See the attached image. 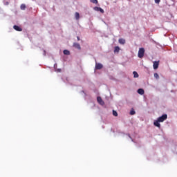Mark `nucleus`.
Returning <instances> with one entry per match:
<instances>
[{
    "label": "nucleus",
    "mask_w": 177,
    "mask_h": 177,
    "mask_svg": "<svg viewBox=\"0 0 177 177\" xmlns=\"http://www.w3.org/2000/svg\"><path fill=\"white\" fill-rule=\"evenodd\" d=\"M103 68V65L100 63L95 64V70H102Z\"/></svg>",
    "instance_id": "nucleus-4"
},
{
    "label": "nucleus",
    "mask_w": 177,
    "mask_h": 177,
    "mask_svg": "<svg viewBox=\"0 0 177 177\" xmlns=\"http://www.w3.org/2000/svg\"><path fill=\"white\" fill-rule=\"evenodd\" d=\"M90 1L91 2V3L97 4V3H98L97 0H90Z\"/></svg>",
    "instance_id": "nucleus-20"
},
{
    "label": "nucleus",
    "mask_w": 177,
    "mask_h": 177,
    "mask_svg": "<svg viewBox=\"0 0 177 177\" xmlns=\"http://www.w3.org/2000/svg\"><path fill=\"white\" fill-rule=\"evenodd\" d=\"M118 52H120V47L119 46H115V49H114V53H118Z\"/></svg>",
    "instance_id": "nucleus-14"
},
{
    "label": "nucleus",
    "mask_w": 177,
    "mask_h": 177,
    "mask_svg": "<svg viewBox=\"0 0 177 177\" xmlns=\"http://www.w3.org/2000/svg\"><path fill=\"white\" fill-rule=\"evenodd\" d=\"M158 66H160V61L153 62V67L154 70H157V68H158Z\"/></svg>",
    "instance_id": "nucleus-3"
},
{
    "label": "nucleus",
    "mask_w": 177,
    "mask_h": 177,
    "mask_svg": "<svg viewBox=\"0 0 177 177\" xmlns=\"http://www.w3.org/2000/svg\"><path fill=\"white\" fill-rule=\"evenodd\" d=\"M136 112H135V111L133 109H131L130 111V114L131 115H135Z\"/></svg>",
    "instance_id": "nucleus-17"
},
{
    "label": "nucleus",
    "mask_w": 177,
    "mask_h": 177,
    "mask_svg": "<svg viewBox=\"0 0 177 177\" xmlns=\"http://www.w3.org/2000/svg\"><path fill=\"white\" fill-rule=\"evenodd\" d=\"M77 41H80V37H77Z\"/></svg>",
    "instance_id": "nucleus-22"
},
{
    "label": "nucleus",
    "mask_w": 177,
    "mask_h": 177,
    "mask_svg": "<svg viewBox=\"0 0 177 177\" xmlns=\"http://www.w3.org/2000/svg\"><path fill=\"white\" fill-rule=\"evenodd\" d=\"M154 77L156 78V80H158V78H160V75H158V73H154Z\"/></svg>",
    "instance_id": "nucleus-19"
},
{
    "label": "nucleus",
    "mask_w": 177,
    "mask_h": 177,
    "mask_svg": "<svg viewBox=\"0 0 177 177\" xmlns=\"http://www.w3.org/2000/svg\"><path fill=\"white\" fill-rule=\"evenodd\" d=\"M73 48H75V49H78L79 50H81V45H80L79 43H73Z\"/></svg>",
    "instance_id": "nucleus-7"
},
{
    "label": "nucleus",
    "mask_w": 177,
    "mask_h": 177,
    "mask_svg": "<svg viewBox=\"0 0 177 177\" xmlns=\"http://www.w3.org/2000/svg\"><path fill=\"white\" fill-rule=\"evenodd\" d=\"M138 57H140V59H142V57H143L145 56V48H141L139 49L138 50Z\"/></svg>",
    "instance_id": "nucleus-1"
},
{
    "label": "nucleus",
    "mask_w": 177,
    "mask_h": 177,
    "mask_svg": "<svg viewBox=\"0 0 177 177\" xmlns=\"http://www.w3.org/2000/svg\"><path fill=\"white\" fill-rule=\"evenodd\" d=\"M133 77L134 78H139V74L138 73V72L133 71Z\"/></svg>",
    "instance_id": "nucleus-12"
},
{
    "label": "nucleus",
    "mask_w": 177,
    "mask_h": 177,
    "mask_svg": "<svg viewBox=\"0 0 177 177\" xmlns=\"http://www.w3.org/2000/svg\"><path fill=\"white\" fill-rule=\"evenodd\" d=\"M94 10L96 12H100L101 13H104V10L100 7H94Z\"/></svg>",
    "instance_id": "nucleus-6"
},
{
    "label": "nucleus",
    "mask_w": 177,
    "mask_h": 177,
    "mask_svg": "<svg viewBox=\"0 0 177 177\" xmlns=\"http://www.w3.org/2000/svg\"><path fill=\"white\" fill-rule=\"evenodd\" d=\"M160 122H161L158 121V119H157V120H155L153 122V125L155 127H157L158 128H161V124H160Z\"/></svg>",
    "instance_id": "nucleus-5"
},
{
    "label": "nucleus",
    "mask_w": 177,
    "mask_h": 177,
    "mask_svg": "<svg viewBox=\"0 0 177 177\" xmlns=\"http://www.w3.org/2000/svg\"><path fill=\"white\" fill-rule=\"evenodd\" d=\"M97 100L98 102V103L100 104H101V106H103L104 104V102L103 101V100L102 99V97H97Z\"/></svg>",
    "instance_id": "nucleus-8"
},
{
    "label": "nucleus",
    "mask_w": 177,
    "mask_h": 177,
    "mask_svg": "<svg viewBox=\"0 0 177 177\" xmlns=\"http://www.w3.org/2000/svg\"><path fill=\"white\" fill-rule=\"evenodd\" d=\"M75 17L76 20H80V13L75 12Z\"/></svg>",
    "instance_id": "nucleus-15"
},
{
    "label": "nucleus",
    "mask_w": 177,
    "mask_h": 177,
    "mask_svg": "<svg viewBox=\"0 0 177 177\" xmlns=\"http://www.w3.org/2000/svg\"><path fill=\"white\" fill-rule=\"evenodd\" d=\"M26 4H21V6H20V9L21 10H26Z\"/></svg>",
    "instance_id": "nucleus-13"
},
{
    "label": "nucleus",
    "mask_w": 177,
    "mask_h": 177,
    "mask_svg": "<svg viewBox=\"0 0 177 177\" xmlns=\"http://www.w3.org/2000/svg\"><path fill=\"white\" fill-rule=\"evenodd\" d=\"M113 115H114V117H118V113L115 111H113Z\"/></svg>",
    "instance_id": "nucleus-18"
},
{
    "label": "nucleus",
    "mask_w": 177,
    "mask_h": 177,
    "mask_svg": "<svg viewBox=\"0 0 177 177\" xmlns=\"http://www.w3.org/2000/svg\"><path fill=\"white\" fill-rule=\"evenodd\" d=\"M160 0H155V3H160Z\"/></svg>",
    "instance_id": "nucleus-21"
},
{
    "label": "nucleus",
    "mask_w": 177,
    "mask_h": 177,
    "mask_svg": "<svg viewBox=\"0 0 177 177\" xmlns=\"http://www.w3.org/2000/svg\"><path fill=\"white\" fill-rule=\"evenodd\" d=\"M138 93H139V95H145V90L142 88H139L138 90Z\"/></svg>",
    "instance_id": "nucleus-10"
},
{
    "label": "nucleus",
    "mask_w": 177,
    "mask_h": 177,
    "mask_svg": "<svg viewBox=\"0 0 177 177\" xmlns=\"http://www.w3.org/2000/svg\"><path fill=\"white\" fill-rule=\"evenodd\" d=\"M64 55H70V51L68 50H64Z\"/></svg>",
    "instance_id": "nucleus-16"
},
{
    "label": "nucleus",
    "mask_w": 177,
    "mask_h": 177,
    "mask_svg": "<svg viewBox=\"0 0 177 177\" xmlns=\"http://www.w3.org/2000/svg\"><path fill=\"white\" fill-rule=\"evenodd\" d=\"M14 30H15L16 31H23V28H21L20 26H17V25H15L13 26Z\"/></svg>",
    "instance_id": "nucleus-9"
},
{
    "label": "nucleus",
    "mask_w": 177,
    "mask_h": 177,
    "mask_svg": "<svg viewBox=\"0 0 177 177\" xmlns=\"http://www.w3.org/2000/svg\"><path fill=\"white\" fill-rule=\"evenodd\" d=\"M118 41H119V44H120L121 45H124L125 39H119Z\"/></svg>",
    "instance_id": "nucleus-11"
},
{
    "label": "nucleus",
    "mask_w": 177,
    "mask_h": 177,
    "mask_svg": "<svg viewBox=\"0 0 177 177\" xmlns=\"http://www.w3.org/2000/svg\"><path fill=\"white\" fill-rule=\"evenodd\" d=\"M167 118H168V115L164 114L162 116L159 117L158 118V120L160 121V122H164V121H165Z\"/></svg>",
    "instance_id": "nucleus-2"
}]
</instances>
